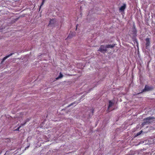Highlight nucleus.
I'll return each instance as SVG.
<instances>
[{
    "instance_id": "f257e3e1",
    "label": "nucleus",
    "mask_w": 155,
    "mask_h": 155,
    "mask_svg": "<svg viewBox=\"0 0 155 155\" xmlns=\"http://www.w3.org/2000/svg\"><path fill=\"white\" fill-rule=\"evenodd\" d=\"M153 117H149L145 118L144 119L143 122L142 124V126H143L145 125L149 124L150 123V120L154 119Z\"/></svg>"
},
{
    "instance_id": "f03ea898",
    "label": "nucleus",
    "mask_w": 155,
    "mask_h": 155,
    "mask_svg": "<svg viewBox=\"0 0 155 155\" xmlns=\"http://www.w3.org/2000/svg\"><path fill=\"white\" fill-rule=\"evenodd\" d=\"M145 48L147 49H149L150 45V39L149 38H147L145 39Z\"/></svg>"
},
{
    "instance_id": "7ed1b4c3",
    "label": "nucleus",
    "mask_w": 155,
    "mask_h": 155,
    "mask_svg": "<svg viewBox=\"0 0 155 155\" xmlns=\"http://www.w3.org/2000/svg\"><path fill=\"white\" fill-rule=\"evenodd\" d=\"M98 51L103 53L106 52L107 51V49L106 46H105L104 45H101L98 50Z\"/></svg>"
},
{
    "instance_id": "20e7f679",
    "label": "nucleus",
    "mask_w": 155,
    "mask_h": 155,
    "mask_svg": "<svg viewBox=\"0 0 155 155\" xmlns=\"http://www.w3.org/2000/svg\"><path fill=\"white\" fill-rule=\"evenodd\" d=\"M56 20L55 19H51L50 22L48 24V26L54 27L56 24Z\"/></svg>"
},
{
    "instance_id": "39448f33",
    "label": "nucleus",
    "mask_w": 155,
    "mask_h": 155,
    "mask_svg": "<svg viewBox=\"0 0 155 155\" xmlns=\"http://www.w3.org/2000/svg\"><path fill=\"white\" fill-rule=\"evenodd\" d=\"M153 86H149L147 85H146L144 89L143 90L142 92L144 91H149L153 90Z\"/></svg>"
},
{
    "instance_id": "423d86ee",
    "label": "nucleus",
    "mask_w": 155,
    "mask_h": 155,
    "mask_svg": "<svg viewBox=\"0 0 155 155\" xmlns=\"http://www.w3.org/2000/svg\"><path fill=\"white\" fill-rule=\"evenodd\" d=\"M114 104V103L111 102V101H109V104L108 107L107 111L108 112H109L111 111L112 110L110 109V108Z\"/></svg>"
},
{
    "instance_id": "0eeeda50",
    "label": "nucleus",
    "mask_w": 155,
    "mask_h": 155,
    "mask_svg": "<svg viewBox=\"0 0 155 155\" xmlns=\"http://www.w3.org/2000/svg\"><path fill=\"white\" fill-rule=\"evenodd\" d=\"M126 8V5L124 4L123 5L121 6L119 8V10L121 12H123Z\"/></svg>"
},
{
    "instance_id": "6e6552de",
    "label": "nucleus",
    "mask_w": 155,
    "mask_h": 155,
    "mask_svg": "<svg viewBox=\"0 0 155 155\" xmlns=\"http://www.w3.org/2000/svg\"><path fill=\"white\" fill-rule=\"evenodd\" d=\"M13 54H14V53H12L9 54V55L6 56L5 57H4L2 59V62L4 61L6 59H7L8 58L12 56Z\"/></svg>"
},
{
    "instance_id": "1a4fd4ad",
    "label": "nucleus",
    "mask_w": 155,
    "mask_h": 155,
    "mask_svg": "<svg viewBox=\"0 0 155 155\" xmlns=\"http://www.w3.org/2000/svg\"><path fill=\"white\" fill-rule=\"evenodd\" d=\"M115 45V44H112V45H106V48H113Z\"/></svg>"
},
{
    "instance_id": "9d476101",
    "label": "nucleus",
    "mask_w": 155,
    "mask_h": 155,
    "mask_svg": "<svg viewBox=\"0 0 155 155\" xmlns=\"http://www.w3.org/2000/svg\"><path fill=\"white\" fill-rule=\"evenodd\" d=\"M63 77V74H61V72L60 73V74L57 78H56V80H58V79L59 78H62Z\"/></svg>"
},
{
    "instance_id": "9b49d317",
    "label": "nucleus",
    "mask_w": 155,
    "mask_h": 155,
    "mask_svg": "<svg viewBox=\"0 0 155 155\" xmlns=\"http://www.w3.org/2000/svg\"><path fill=\"white\" fill-rule=\"evenodd\" d=\"M94 111V110L93 109H91L90 110V111L91 112V114H89V117H91V116L92 115H93V114Z\"/></svg>"
},
{
    "instance_id": "f8f14e48",
    "label": "nucleus",
    "mask_w": 155,
    "mask_h": 155,
    "mask_svg": "<svg viewBox=\"0 0 155 155\" xmlns=\"http://www.w3.org/2000/svg\"><path fill=\"white\" fill-rule=\"evenodd\" d=\"M29 120L28 119H27L26 120V121H25V122L24 123V124H21V126H24V125L27 122H28V121Z\"/></svg>"
},
{
    "instance_id": "ddd939ff",
    "label": "nucleus",
    "mask_w": 155,
    "mask_h": 155,
    "mask_svg": "<svg viewBox=\"0 0 155 155\" xmlns=\"http://www.w3.org/2000/svg\"><path fill=\"white\" fill-rule=\"evenodd\" d=\"M77 103L76 102H74L72 103H71V104H70L69 105H68V107H70L71 106L73 105L74 104H76Z\"/></svg>"
},
{
    "instance_id": "4468645a",
    "label": "nucleus",
    "mask_w": 155,
    "mask_h": 155,
    "mask_svg": "<svg viewBox=\"0 0 155 155\" xmlns=\"http://www.w3.org/2000/svg\"><path fill=\"white\" fill-rule=\"evenodd\" d=\"M142 132V130L140 131V132H139V133H137V134H136V137H137V136H138Z\"/></svg>"
},
{
    "instance_id": "2eb2a0df",
    "label": "nucleus",
    "mask_w": 155,
    "mask_h": 155,
    "mask_svg": "<svg viewBox=\"0 0 155 155\" xmlns=\"http://www.w3.org/2000/svg\"><path fill=\"white\" fill-rule=\"evenodd\" d=\"M72 37V35L70 34L67 37L68 38H70Z\"/></svg>"
},
{
    "instance_id": "dca6fc26",
    "label": "nucleus",
    "mask_w": 155,
    "mask_h": 155,
    "mask_svg": "<svg viewBox=\"0 0 155 155\" xmlns=\"http://www.w3.org/2000/svg\"><path fill=\"white\" fill-rule=\"evenodd\" d=\"M97 85V84H96V83H94L93 84V85H92V86H93V88H94Z\"/></svg>"
},
{
    "instance_id": "f3484780",
    "label": "nucleus",
    "mask_w": 155,
    "mask_h": 155,
    "mask_svg": "<svg viewBox=\"0 0 155 155\" xmlns=\"http://www.w3.org/2000/svg\"><path fill=\"white\" fill-rule=\"evenodd\" d=\"M20 127H21V126H20V127H18V128H17L15 130H16V131H19Z\"/></svg>"
},
{
    "instance_id": "a211bd4d",
    "label": "nucleus",
    "mask_w": 155,
    "mask_h": 155,
    "mask_svg": "<svg viewBox=\"0 0 155 155\" xmlns=\"http://www.w3.org/2000/svg\"><path fill=\"white\" fill-rule=\"evenodd\" d=\"M45 2H43V1L41 3V6H40V7L42 5H43L44 4V3Z\"/></svg>"
},
{
    "instance_id": "6ab92c4d",
    "label": "nucleus",
    "mask_w": 155,
    "mask_h": 155,
    "mask_svg": "<svg viewBox=\"0 0 155 155\" xmlns=\"http://www.w3.org/2000/svg\"><path fill=\"white\" fill-rule=\"evenodd\" d=\"M45 0H42V1H43V2H45Z\"/></svg>"
},
{
    "instance_id": "aec40b11",
    "label": "nucleus",
    "mask_w": 155,
    "mask_h": 155,
    "mask_svg": "<svg viewBox=\"0 0 155 155\" xmlns=\"http://www.w3.org/2000/svg\"><path fill=\"white\" fill-rule=\"evenodd\" d=\"M134 138L135 137H136V135H134Z\"/></svg>"
},
{
    "instance_id": "412c9836",
    "label": "nucleus",
    "mask_w": 155,
    "mask_h": 155,
    "mask_svg": "<svg viewBox=\"0 0 155 155\" xmlns=\"http://www.w3.org/2000/svg\"><path fill=\"white\" fill-rule=\"evenodd\" d=\"M77 25L76 26V29H77Z\"/></svg>"
}]
</instances>
